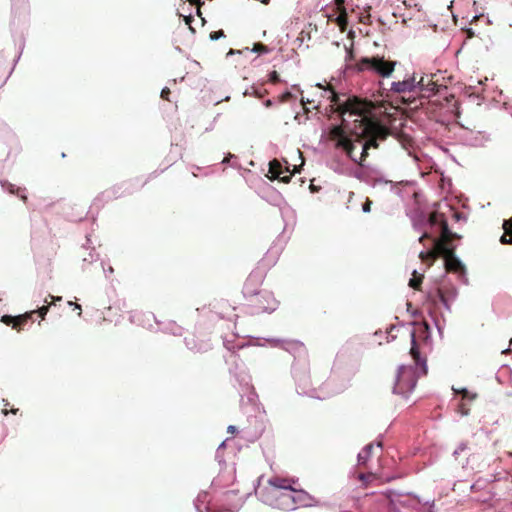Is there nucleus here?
<instances>
[{
	"label": "nucleus",
	"mask_w": 512,
	"mask_h": 512,
	"mask_svg": "<svg viewBox=\"0 0 512 512\" xmlns=\"http://www.w3.org/2000/svg\"><path fill=\"white\" fill-rule=\"evenodd\" d=\"M327 98L335 105L336 111L340 115H354V128L352 134L356 136L355 142L362 143L363 139L366 141L362 144V152L360 154L359 163L362 164L368 155L370 148H377V140H384L388 135V130L379 122L366 115L367 105L356 97L348 98L344 103H340L339 95L329 87L327 89Z\"/></svg>",
	"instance_id": "f257e3e1"
},
{
	"label": "nucleus",
	"mask_w": 512,
	"mask_h": 512,
	"mask_svg": "<svg viewBox=\"0 0 512 512\" xmlns=\"http://www.w3.org/2000/svg\"><path fill=\"white\" fill-rule=\"evenodd\" d=\"M429 222L433 226L439 225L440 237L438 238L437 247L441 256L445 259V269L452 273H464L465 267L455 256V247L450 244L454 239H459L460 236L449 229L447 220L442 213H431Z\"/></svg>",
	"instance_id": "f03ea898"
},
{
	"label": "nucleus",
	"mask_w": 512,
	"mask_h": 512,
	"mask_svg": "<svg viewBox=\"0 0 512 512\" xmlns=\"http://www.w3.org/2000/svg\"><path fill=\"white\" fill-rule=\"evenodd\" d=\"M396 62L385 60L383 57H364L357 63L360 72L371 71L381 77H389L395 69Z\"/></svg>",
	"instance_id": "7ed1b4c3"
},
{
	"label": "nucleus",
	"mask_w": 512,
	"mask_h": 512,
	"mask_svg": "<svg viewBox=\"0 0 512 512\" xmlns=\"http://www.w3.org/2000/svg\"><path fill=\"white\" fill-rule=\"evenodd\" d=\"M441 75L437 73L424 74L418 81L417 90L422 97L430 98L436 94L441 93L442 90H446L447 86L440 82Z\"/></svg>",
	"instance_id": "20e7f679"
},
{
	"label": "nucleus",
	"mask_w": 512,
	"mask_h": 512,
	"mask_svg": "<svg viewBox=\"0 0 512 512\" xmlns=\"http://www.w3.org/2000/svg\"><path fill=\"white\" fill-rule=\"evenodd\" d=\"M329 138L330 140L336 141V147L342 148L349 158L353 161H357L354 155V142L346 136L342 125L333 126L329 131Z\"/></svg>",
	"instance_id": "39448f33"
},
{
	"label": "nucleus",
	"mask_w": 512,
	"mask_h": 512,
	"mask_svg": "<svg viewBox=\"0 0 512 512\" xmlns=\"http://www.w3.org/2000/svg\"><path fill=\"white\" fill-rule=\"evenodd\" d=\"M416 385V378L411 367L402 366L397 374V379L394 385V392L401 395H406L413 390Z\"/></svg>",
	"instance_id": "423d86ee"
},
{
	"label": "nucleus",
	"mask_w": 512,
	"mask_h": 512,
	"mask_svg": "<svg viewBox=\"0 0 512 512\" xmlns=\"http://www.w3.org/2000/svg\"><path fill=\"white\" fill-rule=\"evenodd\" d=\"M49 310V305H44L40 307L38 310L26 312L19 316H10L4 315L1 318V321L6 325H11L13 329L20 331L24 325L27 324L28 321L33 319V315L38 313L39 316L43 319Z\"/></svg>",
	"instance_id": "0eeeda50"
},
{
	"label": "nucleus",
	"mask_w": 512,
	"mask_h": 512,
	"mask_svg": "<svg viewBox=\"0 0 512 512\" xmlns=\"http://www.w3.org/2000/svg\"><path fill=\"white\" fill-rule=\"evenodd\" d=\"M264 272L260 269L253 270L247 277L243 291L246 296H257L260 294L259 287L264 280Z\"/></svg>",
	"instance_id": "6e6552de"
},
{
	"label": "nucleus",
	"mask_w": 512,
	"mask_h": 512,
	"mask_svg": "<svg viewBox=\"0 0 512 512\" xmlns=\"http://www.w3.org/2000/svg\"><path fill=\"white\" fill-rule=\"evenodd\" d=\"M294 492V489H290V491H273L272 493L275 497L276 505L284 510L293 509L295 507Z\"/></svg>",
	"instance_id": "1a4fd4ad"
},
{
	"label": "nucleus",
	"mask_w": 512,
	"mask_h": 512,
	"mask_svg": "<svg viewBox=\"0 0 512 512\" xmlns=\"http://www.w3.org/2000/svg\"><path fill=\"white\" fill-rule=\"evenodd\" d=\"M390 90L395 93L415 92L417 90L415 75L403 81L392 82Z\"/></svg>",
	"instance_id": "9d476101"
},
{
	"label": "nucleus",
	"mask_w": 512,
	"mask_h": 512,
	"mask_svg": "<svg viewBox=\"0 0 512 512\" xmlns=\"http://www.w3.org/2000/svg\"><path fill=\"white\" fill-rule=\"evenodd\" d=\"M269 173L271 174V179H279L283 183H289L292 176V173L282 176V165L276 159L269 163Z\"/></svg>",
	"instance_id": "9b49d317"
},
{
	"label": "nucleus",
	"mask_w": 512,
	"mask_h": 512,
	"mask_svg": "<svg viewBox=\"0 0 512 512\" xmlns=\"http://www.w3.org/2000/svg\"><path fill=\"white\" fill-rule=\"evenodd\" d=\"M269 485L273 488V491H290L292 484L294 483L291 479L273 477L268 481Z\"/></svg>",
	"instance_id": "f8f14e48"
},
{
	"label": "nucleus",
	"mask_w": 512,
	"mask_h": 512,
	"mask_svg": "<svg viewBox=\"0 0 512 512\" xmlns=\"http://www.w3.org/2000/svg\"><path fill=\"white\" fill-rule=\"evenodd\" d=\"M410 354H411L414 362L417 365H420L422 367V369H423V373L426 374L427 373L426 360L422 359L421 356H420V352L418 350L417 343H416L415 332L411 333V349H410Z\"/></svg>",
	"instance_id": "ddd939ff"
},
{
	"label": "nucleus",
	"mask_w": 512,
	"mask_h": 512,
	"mask_svg": "<svg viewBox=\"0 0 512 512\" xmlns=\"http://www.w3.org/2000/svg\"><path fill=\"white\" fill-rule=\"evenodd\" d=\"M437 244H438V239H434L433 240V248L431 250L421 251L419 253V258L423 262H429V266L432 264V262L434 260H436L441 255L440 251L438 250Z\"/></svg>",
	"instance_id": "4468645a"
},
{
	"label": "nucleus",
	"mask_w": 512,
	"mask_h": 512,
	"mask_svg": "<svg viewBox=\"0 0 512 512\" xmlns=\"http://www.w3.org/2000/svg\"><path fill=\"white\" fill-rule=\"evenodd\" d=\"M504 234L500 238L502 244H512V217L503 222Z\"/></svg>",
	"instance_id": "2eb2a0df"
},
{
	"label": "nucleus",
	"mask_w": 512,
	"mask_h": 512,
	"mask_svg": "<svg viewBox=\"0 0 512 512\" xmlns=\"http://www.w3.org/2000/svg\"><path fill=\"white\" fill-rule=\"evenodd\" d=\"M374 448L372 443L365 446V448L358 454V464L362 466H366L367 461L371 455V452Z\"/></svg>",
	"instance_id": "dca6fc26"
},
{
	"label": "nucleus",
	"mask_w": 512,
	"mask_h": 512,
	"mask_svg": "<svg viewBox=\"0 0 512 512\" xmlns=\"http://www.w3.org/2000/svg\"><path fill=\"white\" fill-rule=\"evenodd\" d=\"M336 23L339 26L341 32H345L348 25V14L346 9H343L339 12L338 17L336 18Z\"/></svg>",
	"instance_id": "f3484780"
},
{
	"label": "nucleus",
	"mask_w": 512,
	"mask_h": 512,
	"mask_svg": "<svg viewBox=\"0 0 512 512\" xmlns=\"http://www.w3.org/2000/svg\"><path fill=\"white\" fill-rule=\"evenodd\" d=\"M412 275L413 277L409 280V286L415 290H420L424 276L422 274H418L416 270L413 271Z\"/></svg>",
	"instance_id": "a211bd4d"
},
{
	"label": "nucleus",
	"mask_w": 512,
	"mask_h": 512,
	"mask_svg": "<svg viewBox=\"0 0 512 512\" xmlns=\"http://www.w3.org/2000/svg\"><path fill=\"white\" fill-rule=\"evenodd\" d=\"M371 6L364 7V13H361L359 16V22L365 25H371V14H370Z\"/></svg>",
	"instance_id": "6ab92c4d"
},
{
	"label": "nucleus",
	"mask_w": 512,
	"mask_h": 512,
	"mask_svg": "<svg viewBox=\"0 0 512 512\" xmlns=\"http://www.w3.org/2000/svg\"><path fill=\"white\" fill-rule=\"evenodd\" d=\"M429 298L434 302L436 303L437 299H439L440 301L444 302L445 301V297H444V294L442 293V291L440 289H436L434 294H429Z\"/></svg>",
	"instance_id": "aec40b11"
},
{
	"label": "nucleus",
	"mask_w": 512,
	"mask_h": 512,
	"mask_svg": "<svg viewBox=\"0 0 512 512\" xmlns=\"http://www.w3.org/2000/svg\"><path fill=\"white\" fill-rule=\"evenodd\" d=\"M252 51L257 53H268L270 49L263 43H255Z\"/></svg>",
	"instance_id": "412c9836"
},
{
	"label": "nucleus",
	"mask_w": 512,
	"mask_h": 512,
	"mask_svg": "<svg viewBox=\"0 0 512 512\" xmlns=\"http://www.w3.org/2000/svg\"><path fill=\"white\" fill-rule=\"evenodd\" d=\"M3 403H4V408L2 410V413L4 415H7L8 413H12V414L16 415L18 413V411H19L18 408H11L10 410L7 409V407H9V405H10L7 400H3Z\"/></svg>",
	"instance_id": "4be33fe9"
},
{
	"label": "nucleus",
	"mask_w": 512,
	"mask_h": 512,
	"mask_svg": "<svg viewBox=\"0 0 512 512\" xmlns=\"http://www.w3.org/2000/svg\"><path fill=\"white\" fill-rule=\"evenodd\" d=\"M8 190H9V192H10V193H17V195H19L23 201H26V200H27L26 195H24V194H20V192H22V190H21L20 188H17V190L15 191V190H14V185L9 184V188H8Z\"/></svg>",
	"instance_id": "5701e85b"
},
{
	"label": "nucleus",
	"mask_w": 512,
	"mask_h": 512,
	"mask_svg": "<svg viewBox=\"0 0 512 512\" xmlns=\"http://www.w3.org/2000/svg\"><path fill=\"white\" fill-rule=\"evenodd\" d=\"M221 37H225L223 30H218L210 33V39L211 40H218Z\"/></svg>",
	"instance_id": "b1692460"
},
{
	"label": "nucleus",
	"mask_w": 512,
	"mask_h": 512,
	"mask_svg": "<svg viewBox=\"0 0 512 512\" xmlns=\"http://www.w3.org/2000/svg\"><path fill=\"white\" fill-rule=\"evenodd\" d=\"M266 294L270 297V301H268L267 305L262 306V308H263V309H265V310H268V309H269V310H274V308H275L274 306H275L276 301H275V299H274L272 296H270L268 293H266Z\"/></svg>",
	"instance_id": "393cba45"
},
{
	"label": "nucleus",
	"mask_w": 512,
	"mask_h": 512,
	"mask_svg": "<svg viewBox=\"0 0 512 512\" xmlns=\"http://www.w3.org/2000/svg\"><path fill=\"white\" fill-rule=\"evenodd\" d=\"M371 205H372V201L367 198L366 201L363 203L362 205V210L365 212V213H368L370 212L371 210Z\"/></svg>",
	"instance_id": "a878e982"
},
{
	"label": "nucleus",
	"mask_w": 512,
	"mask_h": 512,
	"mask_svg": "<svg viewBox=\"0 0 512 512\" xmlns=\"http://www.w3.org/2000/svg\"><path fill=\"white\" fill-rule=\"evenodd\" d=\"M269 80L271 83H278L279 82V74L277 71H272L269 75Z\"/></svg>",
	"instance_id": "bb28decb"
},
{
	"label": "nucleus",
	"mask_w": 512,
	"mask_h": 512,
	"mask_svg": "<svg viewBox=\"0 0 512 512\" xmlns=\"http://www.w3.org/2000/svg\"><path fill=\"white\" fill-rule=\"evenodd\" d=\"M456 392L462 394L463 398L474 399L476 397L475 394L470 395V393L467 389H462V390H459Z\"/></svg>",
	"instance_id": "cd10ccee"
},
{
	"label": "nucleus",
	"mask_w": 512,
	"mask_h": 512,
	"mask_svg": "<svg viewBox=\"0 0 512 512\" xmlns=\"http://www.w3.org/2000/svg\"><path fill=\"white\" fill-rule=\"evenodd\" d=\"M171 91L169 88L165 87L164 89H162L161 91V98L164 99V100H167L169 101V95H170Z\"/></svg>",
	"instance_id": "c85d7f7f"
},
{
	"label": "nucleus",
	"mask_w": 512,
	"mask_h": 512,
	"mask_svg": "<svg viewBox=\"0 0 512 512\" xmlns=\"http://www.w3.org/2000/svg\"><path fill=\"white\" fill-rule=\"evenodd\" d=\"M334 2L337 6L338 12L342 11L343 9H346L344 7V0H334Z\"/></svg>",
	"instance_id": "c756f323"
},
{
	"label": "nucleus",
	"mask_w": 512,
	"mask_h": 512,
	"mask_svg": "<svg viewBox=\"0 0 512 512\" xmlns=\"http://www.w3.org/2000/svg\"><path fill=\"white\" fill-rule=\"evenodd\" d=\"M69 305H74L75 309H77V310L79 311V312H78V315H79V316L81 315V313H82V308H81V306H80L79 304H77V303H73V302H71V301H70V302H69Z\"/></svg>",
	"instance_id": "7c9ffc66"
},
{
	"label": "nucleus",
	"mask_w": 512,
	"mask_h": 512,
	"mask_svg": "<svg viewBox=\"0 0 512 512\" xmlns=\"http://www.w3.org/2000/svg\"><path fill=\"white\" fill-rule=\"evenodd\" d=\"M368 477H370V475H366V474H363V473H361V474L359 475V479H360L361 481H365V480H366V478H368Z\"/></svg>",
	"instance_id": "2f4dec72"
},
{
	"label": "nucleus",
	"mask_w": 512,
	"mask_h": 512,
	"mask_svg": "<svg viewBox=\"0 0 512 512\" xmlns=\"http://www.w3.org/2000/svg\"><path fill=\"white\" fill-rule=\"evenodd\" d=\"M235 431H236V427H235V426L230 425V426L228 427V432H230V433H234Z\"/></svg>",
	"instance_id": "473e14b6"
},
{
	"label": "nucleus",
	"mask_w": 512,
	"mask_h": 512,
	"mask_svg": "<svg viewBox=\"0 0 512 512\" xmlns=\"http://www.w3.org/2000/svg\"><path fill=\"white\" fill-rule=\"evenodd\" d=\"M286 172H287V173H289V174H290V173H292V172L290 171L289 167H285V168H283V167H282V175H283L284 173H286Z\"/></svg>",
	"instance_id": "72a5a7b5"
},
{
	"label": "nucleus",
	"mask_w": 512,
	"mask_h": 512,
	"mask_svg": "<svg viewBox=\"0 0 512 512\" xmlns=\"http://www.w3.org/2000/svg\"><path fill=\"white\" fill-rule=\"evenodd\" d=\"M425 238H429L428 234L425 233L423 234L420 238H419V241L422 243L424 241Z\"/></svg>",
	"instance_id": "f704fd0d"
},
{
	"label": "nucleus",
	"mask_w": 512,
	"mask_h": 512,
	"mask_svg": "<svg viewBox=\"0 0 512 512\" xmlns=\"http://www.w3.org/2000/svg\"><path fill=\"white\" fill-rule=\"evenodd\" d=\"M49 297H50L52 300H54V301H61V299H62L61 297H54V296H52V295H49Z\"/></svg>",
	"instance_id": "c9c22d12"
},
{
	"label": "nucleus",
	"mask_w": 512,
	"mask_h": 512,
	"mask_svg": "<svg viewBox=\"0 0 512 512\" xmlns=\"http://www.w3.org/2000/svg\"><path fill=\"white\" fill-rule=\"evenodd\" d=\"M409 104H413L415 102V99L411 100V101H407Z\"/></svg>",
	"instance_id": "e433bc0d"
},
{
	"label": "nucleus",
	"mask_w": 512,
	"mask_h": 512,
	"mask_svg": "<svg viewBox=\"0 0 512 512\" xmlns=\"http://www.w3.org/2000/svg\"><path fill=\"white\" fill-rule=\"evenodd\" d=\"M510 345H512V339L510 340Z\"/></svg>",
	"instance_id": "4c0bfd02"
},
{
	"label": "nucleus",
	"mask_w": 512,
	"mask_h": 512,
	"mask_svg": "<svg viewBox=\"0 0 512 512\" xmlns=\"http://www.w3.org/2000/svg\"><path fill=\"white\" fill-rule=\"evenodd\" d=\"M509 454L512 456V452H509Z\"/></svg>",
	"instance_id": "58836bf2"
}]
</instances>
